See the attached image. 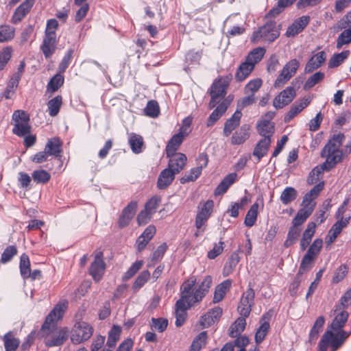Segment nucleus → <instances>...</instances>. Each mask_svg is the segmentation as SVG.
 Segmentation results:
<instances>
[{"label": "nucleus", "mask_w": 351, "mask_h": 351, "mask_svg": "<svg viewBox=\"0 0 351 351\" xmlns=\"http://www.w3.org/2000/svg\"><path fill=\"white\" fill-rule=\"evenodd\" d=\"M271 143V139L269 138H262L256 145L253 155L260 160L267 152Z\"/></svg>", "instance_id": "nucleus-35"}, {"label": "nucleus", "mask_w": 351, "mask_h": 351, "mask_svg": "<svg viewBox=\"0 0 351 351\" xmlns=\"http://www.w3.org/2000/svg\"><path fill=\"white\" fill-rule=\"evenodd\" d=\"M202 167H197L191 169L189 172L185 173V175L181 178L180 182L184 184L188 182L195 181L202 173Z\"/></svg>", "instance_id": "nucleus-55"}, {"label": "nucleus", "mask_w": 351, "mask_h": 351, "mask_svg": "<svg viewBox=\"0 0 351 351\" xmlns=\"http://www.w3.org/2000/svg\"><path fill=\"white\" fill-rule=\"evenodd\" d=\"M12 121L14 122L12 129L14 134L24 136L30 133L29 117L27 112L19 110L14 111L12 114Z\"/></svg>", "instance_id": "nucleus-6"}, {"label": "nucleus", "mask_w": 351, "mask_h": 351, "mask_svg": "<svg viewBox=\"0 0 351 351\" xmlns=\"http://www.w3.org/2000/svg\"><path fill=\"white\" fill-rule=\"evenodd\" d=\"M242 116L241 110H237L232 116L228 119L224 125L223 134L225 136H228L232 132L239 126Z\"/></svg>", "instance_id": "nucleus-26"}, {"label": "nucleus", "mask_w": 351, "mask_h": 351, "mask_svg": "<svg viewBox=\"0 0 351 351\" xmlns=\"http://www.w3.org/2000/svg\"><path fill=\"white\" fill-rule=\"evenodd\" d=\"M184 136L179 133L174 134L171 138L169 141L167 147H166V154L167 155H170L172 154L177 153L176 151L180 147L182 141L184 139Z\"/></svg>", "instance_id": "nucleus-36"}, {"label": "nucleus", "mask_w": 351, "mask_h": 351, "mask_svg": "<svg viewBox=\"0 0 351 351\" xmlns=\"http://www.w3.org/2000/svg\"><path fill=\"white\" fill-rule=\"evenodd\" d=\"M268 318V315H264L262 318L260 320L261 326L259 328L256 330V334H255V341L257 344L261 343L263 339H265V337L267 334L269 329V323L266 321V319Z\"/></svg>", "instance_id": "nucleus-30"}, {"label": "nucleus", "mask_w": 351, "mask_h": 351, "mask_svg": "<svg viewBox=\"0 0 351 351\" xmlns=\"http://www.w3.org/2000/svg\"><path fill=\"white\" fill-rule=\"evenodd\" d=\"M56 34H45L41 49L45 58H49L54 53L56 49Z\"/></svg>", "instance_id": "nucleus-23"}, {"label": "nucleus", "mask_w": 351, "mask_h": 351, "mask_svg": "<svg viewBox=\"0 0 351 351\" xmlns=\"http://www.w3.org/2000/svg\"><path fill=\"white\" fill-rule=\"evenodd\" d=\"M45 149L49 156L58 157L62 152V143L58 138H52L47 141Z\"/></svg>", "instance_id": "nucleus-31"}, {"label": "nucleus", "mask_w": 351, "mask_h": 351, "mask_svg": "<svg viewBox=\"0 0 351 351\" xmlns=\"http://www.w3.org/2000/svg\"><path fill=\"white\" fill-rule=\"evenodd\" d=\"M310 21V16H302L300 17L298 19L294 21V23L288 27L286 36L287 37H292L300 32H301L308 24Z\"/></svg>", "instance_id": "nucleus-18"}, {"label": "nucleus", "mask_w": 351, "mask_h": 351, "mask_svg": "<svg viewBox=\"0 0 351 351\" xmlns=\"http://www.w3.org/2000/svg\"><path fill=\"white\" fill-rule=\"evenodd\" d=\"M240 261V257L237 252H233L230 258H228V262L226 263L223 269V274L224 276H228L231 274L234 270L235 269L237 265Z\"/></svg>", "instance_id": "nucleus-39"}, {"label": "nucleus", "mask_w": 351, "mask_h": 351, "mask_svg": "<svg viewBox=\"0 0 351 351\" xmlns=\"http://www.w3.org/2000/svg\"><path fill=\"white\" fill-rule=\"evenodd\" d=\"M324 78V73L322 72H317L311 75L305 82L304 88L305 90H309L313 88L315 84L322 81Z\"/></svg>", "instance_id": "nucleus-57"}, {"label": "nucleus", "mask_w": 351, "mask_h": 351, "mask_svg": "<svg viewBox=\"0 0 351 351\" xmlns=\"http://www.w3.org/2000/svg\"><path fill=\"white\" fill-rule=\"evenodd\" d=\"M196 283L195 276L190 277L184 281L180 287L181 295L179 300L186 302L193 300V287Z\"/></svg>", "instance_id": "nucleus-16"}, {"label": "nucleus", "mask_w": 351, "mask_h": 351, "mask_svg": "<svg viewBox=\"0 0 351 351\" xmlns=\"http://www.w3.org/2000/svg\"><path fill=\"white\" fill-rule=\"evenodd\" d=\"M143 265V261H136L132 265V266L128 269V270L125 273L123 276V280L127 281L133 277L137 271L141 268Z\"/></svg>", "instance_id": "nucleus-62"}, {"label": "nucleus", "mask_w": 351, "mask_h": 351, "mask_svg": "<svg viewBox=\"0 0 351 351\" xmlns=\"http://www.w3.org/2000/svg\"><path fill=\"white\" fill-rule=\"evenodd\" d=\"M309 98H303L302 99L295 101L290 108V110L287 113L284 118L285 123L289 122L293 119L298 113L304 109L310 104Z\"/></svg>", "instance_id": "nucleus-21"}, {"label": "nucleus", "mask_w": 351, "mask_h": 351, "mask_svg": "<svg viewBox=\"0 0 351 351\" xmlns=\"http://www.w3.org/2000/svg\"><path fill=\"white\" fill-rule=\"evenodd\" d=\"M64 83V77L60 73L54 75L49 81L47 88L52 92L56 91Z\"/></svg>", "instance_id": "nucleus-63"}, {"label": "nucleus", "mask_w": 351, "mask_h": 351, "mask_svg": "<svg viewBox=\"0 0 351 351\" xmlns=\"http://www.w3.org/2000/svg\"><path fill=\"white\" fill-rule=\"evenodd\" d=\"M246 317H241L236 319V321L230 326L229 328V335L234 338L239 336L244 330L246 326Z\"/></svg>", "instance_id": "nucleus-37"}, {"label": "nucleus", "mask_w": 351, "mask_h": 351, "mask_svg": "<svg viewBox=\"0 0 351 351\" xmlns=\"http://www.w3.org/2000/svg\"><path fill=\"white\" fill-rule=\"evenodd\" d=\"M167 156L169 158L167 168L176 174L179 173L186 165L187 158L182 153L172 154Z\"/></svg>", "instance_id": "nucleus-15"}, {"label": "nucleus", "mask_w": 351, "mask_h": 351, "mask_svg": "<svg viewBox=\"0 0 351 351\" xmlns=\"http://www.w3.org/2000/svg\"><path fill=\"white\" fill-rule=\"evenodd\" d=\"M175 173L169 168L163 169L158 176L157 180V186L159 189H165L175 179Z\"/></svg>", "instance_id": "nucleus-24"}, {"label": "nucleus", "mask_w": 351, "mask_h": 351, "mask_svg": "<svg viewBox=\"0 0 351 351\" xmlns=\"http://www.w3.org/2000/svg\"><path fill=\"white\" fill-rule=\"evenodd\" d=\"M334 311L335 318L330 326V330L325 332L319 343V351H327L328 348L330 351L338 350L351 335V330L348 332L343 330L349 316L348 313L337 306Z\"/></svg>", "instance_id": "nucleus-1"}, {"label": "nucleus", "mask_w": 351, "mask_h": 351, "mask_svg": "<svg viewBox=\"0 0 351 351\" xmlns=\"http://www.w3.org/2000/svg\"><path fill=\"white\" fill-rule=\"evenodd\" d=\"M325 322L324 316H319L315 322L313 328L309 334V341H315L318 337L319 333L322 331V327Z\"/></svg>", "instance_id": "nucleus-44"}, {"label": "nucleus", "mask_w": 351, "mask_h": 351, "mask_svg": "<svg viewBox=\"0 0 351 351\" xmlns=\"http://www.w3.org/2000/svg\"><path fill=\"white\" fill-rule=\"evenodd\" d=\"M299 66L300 62L296 59L289 61L276 78L274 83L275 87H280L289 80L295 74Z\"/></svg>", "instance_id": "nucleus-9"}, {"label": "nucleus", "mask_w": 351, "mask_h": 351, "mask_svg": "<svg viewBox=\"0 0 351 351\" xmlns=\"http://www.w3.org/2000/svg\"><path fill=\"white\" fill-rule=\"evenodd\" d=\"M315 259L306 254L302 258V262L300 263L298 275H302L305 272L309 271L312 267L313 263Z\"/></svg>", "instance_id": "nucleus-60"}, {"label": "nucleus", "mask_w": 351, "mask_h": 351, "mask_svg": "<svg viewBox=\"0 0 351 351\" xmlns=\"http://www.w3.org/2000/svg\"><path fill=\"white\" fill-rule=\"evenodd\" d=\"M32 176L34 182L42 184L47 183L51 178L50 174L43 169L34 171Z\"/></svg>", "instance_id": "nucleus-58"}, {"label": "nucleus", "mask_w": 351, "mask_h": 351, "mask_svg": "<svg viewBox=\"0 0 351 351\" xmlns=\"http://www.w3.org/2000/svg\"><path fill=\"white\" fill-rule=\"evenodd\" d=\"M137 209V202H131L122 211L119 219V226L121 228L127 226L134 217Z\"/></svg>", "instance_id": "nucleus-17"}, {"label": "nucleus", "mask_w": 351, "mask_h": 351, "mask_svg": "<svg viewBox=\"0 0 351 351\" xmlns=\"http://www.w3.org/2000/svg\"><path fill=\"white\" fill-rule=\"evenodd\" d=\"M257 130L261 136L269 138L274 133V123L268 120H261L257 124Z\"/></svg>", "instance_id": "nucleus-29"}, {"label": "nucleus", "mask_w": 351, "mask_h": 351, "mask_svg": "<svg viewBox=\"0 0 351 351\" xmlns=\"http://www.w3.org/2000/svg\"><path fill=\"white\" fill-rule=\"evenodd\" d=\"M67 308V302H59L47 316L42 326L40 333L45 337V343L48 347L59 346L68 337V330L56 328V322L60 319Z\"/></svg>", "instance_id": "nucleus-2"}, {"label": "nucleus", "mask_w": 351, "mask_h": 351, "mask_svg": "<svg viewBox=\"0 0 351 351\" xmlns=\"http://www.w3.org/2000/svg\"><path fill=\"white\" fill-rule=\"evenodd\" d=\"M258 203H254L252 205L245 217L244 223L246 226L252 227L254 225L258 215Z\"/></svg>", "instance_id": "nucleus-43"}, {"label": "nucleus", "mask_w": 351, "mask_h": 351, "mask_svg": "<svg viewBox=\"0 0 351 351\" xmlns=\"http://www.w3.org/2000/svg\"><path fill=\"white\" fill-rule=\"evenodd\" d=\"M20 271L23 278H27L30 276V262L25 254H23L20 258Z\"/></svg>", "instance_id": "nucleus-50"}, {"label": "nucleus", "mask_w": 351, "mask_h": 351, "mask_svg": "<svg viewBox=\"0 0 351 351\" xmlns=\"http://www.w3.org/2000/svg\"><path fill=\"white\" fill-rule=\"evenodd\" d=\"M323 245V241L321 239H315L310 245L306 254L316 259Z\"/></svg>", "instance_id": "nucleus-61"}, {"label": "nucleus", "mask_w": 351, "mask_h": 351, "mask_svg": "<svg viewBox=\"0 0 351 351\" xmlns=\"http://www.w3.org/2000/svg\"><path fill=\"white\" fill-rule=\"evenodd\" d=\"M207 339V332L203 331L197 335L193 339L189 351H199L205 346Z\"/></svg>", "instance_id": "nucleus-41"}, {"label": "nucleus", "mask_w": 351, "mask_h": 351, "mask_svg": "<svg viewBox=\"0 0 351 351\" xmlns=\"http://www.w3.org/2000/svg\"><path fill=\"white\" fill-rule=\"evenodd\" d=\"M231 79V76H226L214 81L210 88V95L211 97L209 102L210 109L215 108L219 99H224Z\"/></svg>", "instance_id": "nucleus-4"}, {"label": "nucleus", "mask_w": 351, "mask_h": 351, "mask_svg": "<svg viewBox=\"0 0 351 351\" xmlns=\"http://www.w3.org/2000/svg\"><path fill=\"white\" fill-rule=\"evenodd\" d=\"M144 111L145 114L149 117H157L160 113V108L158 104L157 101L154 100L148 101Z\"/></svg>", "instance_id": "nucleus-54"}, {"label": "nucleus", "mask_w": 351, "mask_h": 351, "mask_svg": "<svg viewBox=\"0 0 351 351\" xmlns=\"http://www.w3.org/2000/svg\"><path fill=\"white\" fill-rule=\"evenodd\" d=\"M348 268L346 265H340L335 271L332 282L337 284L341 282L347 275Z\"/></svg>", "instance_id": "nucleus-64"}, {"label": "nucleus", "mask_w": 351, "mask_h": 351, "mask_svg": "<svg viewBox=\"0 0 351 351\" xmlns=\"http://www.w3.org/2000/svg\"><path fill=\"white\" fill-rule=\"evenodd\" d=\"M295 1V0H278L277 5L268 12L267 16L276 17L280 14L285 8L292 5Z\"/></svg>", "instance_id": "nucleus-47"}, {"label": "nucleus", "mask_w": 351, "mask_h": 351, "mask_svg": "<svg viewBox=\"0 0 351 351\" xmlns=\"http://www.w3.org/2000/svg\"><path fill=\"white\" fill-rule=\"evenodd\" d=\"M14 27L8 25H0V43L7 42L14 37Z\"/></svg>", "instance_id": "nucleus-48"}, {"label": "nucleus", "mask_w": 351, "mask_h": 351, "mask_svg": "<svg viewBox=\"0 0 351 351\" xmlns=\"http://www.w3.org/2000/svg\"><path fill=\"white\" fill-rule=\"evenodd\" d=\"M298 196L297 191L291 186L286 187L280 195V200L285 205H287L296 199Z\"/></svg>", "instance_id": "nucleus-42"}, {"label": "nucleus", "mask_w": 351, "mask_h": 351, "mask_svg": "<svg viewBox=\"0 0 351 351\" xmlns=\"http://www.w3.org/2000/svg\"><path fill=\"white\" fill-rule=\"evenodd\" d=\"M300 232L301 228L300 226L293 223L292 226L289 230L287 239L285 242V247H289L295 243L297 238L299 237Z\"/></svg>", "instance_id": "nucleus-51"}, {"label": "nucleus", "mask_w": 351, "mask_h": 351, "mask_svg": "<svg viewBox=\"0 0 351 351\" xmlns=\"http://www.w3.org/2000/svg\"><path fill=\"white\" fill-rule=\"evenodd\" d=\"M34 3V0H25L14 11L11 19V22L16 24L22 21L26 14L30 11Z\"/></svg>", "instance_id": "nucleus-19"}, {"label": "nucleus", "mask_w": 351, "mask_h": 351, "mask_svg": "<svg viewBox=\"0 0 351 351\" xmlns=\"http://www.w3.org/2000/svg\"><path fill=\"white\" fill-rule=\"evenodd\" d=\"M231 285L232 280L230 279L226 280L217 285L214 293L213 302L217 303L222 300Z\"/></svg>", "instance_id": "nucleus-32"}, {"label": "nucleus", "mask_w": 351, "mask_h": 351, "mask_svg": "<svg viewBox=\"0 0 351 351\" xmlns=\"http://www.w3.org/2000/svg\"><path fill=\"white\" fill-rule=\"evenodd\" d=\"M324 188V182H319L316 184L313 188L308 192L304 197L303 204L311 205L313 208L315 206V202H313V199L317 197L319 193L322 191Z\"/></svg>", "instance_id": "nucleus-34"}, {"label": "nucleus", "mask_w": 351, "mask_h": 351, "mask_svg": "<svg viewBox=\"0 0 351 351\" xmlns=\"http://www.w3.org/2000/svg\"><path fill=\"white\" fill-rule=\"evenodd\" d=\"M250 136V126L242 125L240 129L236 131L231 138V143L233 145H241Z\"/></svg>", "instance_id": "nucleus-28"}, {"label": "nucleus", "mask_w": 351, "mask_h": 351, "mask_svg": "<svg viewBox=\"0 0 351 351\" xmlns=\"http://www.w3.org/2000/svg\"><path fill=\"white\" fill-rule=\"evenodd\" d=\"M5 351H16L19 345V340L14 337L11 332L6 333L3 337Z\"/></svg>", "instance_id": "nucleus-46"}, {"label": "nucleus", "mask_w": 351, "mask_h": 351, "mask_svg": "<svg viewBox=\"0 0 351 351\" xmlns=\"http://www.w3.org/2000/svg\"><path fill=\"white\" fill-rule=\"evenodd\" d=\"M344 140L343 134H334L322 149L321 157L326 158L324 166H328V169H333L341 161L343 153L340 147Z\"/></svg>", "instance_id": "nucleus-3"}, {"label": "nucleus", "mask_w": 351, "mask_h": 351, "mask_svg": "<svg viewBox=\"0 0 351 351\" xmlns=\"http://www.w3.org/2000/svg\"><path fill=\"white\" fill-rule=\"evenodd\" d=\"M296 94L294 88L289 86L282 90L273 101V106L276 109L282 108L284 106L290 104L295 98Z\"/></svg>", "instance_id": "nucleus-14"}, {"label": "nucleus", "mask_w": 351, "mask_h": 351, "mask_svg": "<svg viewBox=\"0 0 351 351\" xmlns=\"http://www.w3.org/2000/svg\"><path fill=\"white\" fill-rule=\"evenodd\" d=\"M280 35L279 29L275 21H270L260 27L253 34L252 41L255 43L259 40L271 43Z\"/></svg>", "instance_id": "nucleus-5"}, {"label": "nucleus", "mask_w": 351, "mask_h": 351, "mask_svg": "<svg viewBox=\"0 0 351 351\" xmlns=\"http://www.w3.org/2000/svg\"><path fill=\"white\" fill-rule=\"evenodd\" d=\"M266 50L263 47H256L252 50L246 56L245 61L250 62L253 64V66L255 67V65L258 64L263 58Z\"/></svg>", "instance_id": "nucleus-38"}, {"label": "nucleus", "mask_w": 351, "mask_h": 351, "mask_svg": "<svg viewBox=\"0 0 351 351\" xmlns=\"http://www.w3.org/2000/svg\"><path fill=\"white\" fill-rule=\"evenodd\" d=\"M254 69L252 64L247 61L242 62L237 70L235 78L239 82L245 80Z\"/></svg>", "instance_id": "nucleus-33"}, {"label": "nucleus", "mask_w": 351, "mask_h": 351, "mask_svg": "<svg viewBox=\"0 0 351 351\" xmlns=\"http://www.w3.org/2000/svg\"><path fill=\"white\" fill-rule=\"evenodd\" d=\"M326 55L324 51H319L314 55L307 62L304 71L306 73H311L319 68L326 61Z\"/></svg>", "instance_id": "nucleus-22"}, {"label": "nucleus", "mask_w": 351, "mask_h": 351, "mask_svg": "<svg viewBox=\"0 0 351 351\" xmlns=\"http://www.w3.org/2000/svg\"><path fill=\"white\" fill-rule=\"evenodd\" d=\"M214 202L213 200H207L204 203H200L199 206V212L197 214L195 219V226L197 229H200L210 217Z\"/></svg>", "instance_id": "nucleus-13"}, {"label": "nucleus", "mask_w": 351, "mask_h": 351, "mask_svg": "<svg viewBox=\"0 0 351 351\" xmlns=\"http://www.w3.org/2000/svg\"><path fill=\"white\" fill-rule=\"evenodd\" d=\"M195 304L193 301L186 302L178 300L175 305L176 326L180 327L184 323L187 313L186 311Z\"/></svg>", "instance_id": "nucleus-11"}, {"label": "nucleus", "mask_w": 351, "mask_h": 351, "mask_svg": "<svg viewBox=\"0 0 351 351\" xmlns=\"http://www.w3.org/2000/svg\"><path fill=\"white\" fill-rule=\"evenodd\" d=\"M231 103V100L229 99H223L222 101L217 106V108L213 110V112L209 116L207 121V126L210 127L213 125L217 121H218L220 117L226 112L228 109V107Z\"/></svg>", "instance_id": "nucleus-20"}, {"label": "nucleus", "mask_w": 351, "mask_h": 351, "mask_svg": "<svg viewBox=\"0 0 351 351\" xmlns=\"http://www.w3.org/2000/svg\"><path fill=\"white\" fill-rule=\"evenodd\" d=\"M348 201L345 200L342 205L338 208L335 217L337 221L332 226L330 230L339 235L343 228L346 227L350 219V217H344V213L346 211V206Z\"/></svg>", "instance_id": "nucleus-12"}, {"label": "nucleus", "mask_w": 351, "mask_h": 351, "mask_svg": "<svg viewBox=\"0 0 351 351\" xmlns=\"http://www.w3.org/2000/svg\"><path fill=\"white\" fill-rule=\"evenodd\" d=\"M303 208H300L293 219V223L300 226L312 214L314 208L311 205L302 204Z\"/></svg>", "instance_id": "nucleus-27"}, {"label": "nucleus", "mask_w": 351, "mask_h": 351, "mask_svg": "<svg viewBox=\"0 0 351 351\" xmlns=\"http://www.w3.org/2000/svg\"><path fill=\"white\" fill-rule=\"evenodd\" d=\"M106 270V263L104 261V253L101 250L94 252V261L89 267V274L94 280L99 282L103 277Z\"/></svg>", "instance_id": "nucleus-8"}, {"label": "nucleus", "mask_w": 351, "mask_h": 351, "mask_svg": "<svg viewBox=\"0 0 351 351\" xmlns=\"http://www.w3.org/2000/svg\"><path fill=\"white\" fill-rule=\"evenodd\" d=\"M150 273L148 270H145L140 273V274L136 278L132 288L134 291L138 290L141 287H142L149 279Z\"/></svg>", "instance_id": "nucleus-56"}, {"label": "nucleus", "mask_w": 351, "mask_h": 351, "mask_svg": "<svg viewBox=\"0 0 351 351\" xmlns=\"http://www.w3.org/2000/svg\"><path fill=\"white\" fill-rule=\"evenodd\" d=\"M121 328L119 326L114 325L108 333L106 345L109 349L112 350L116 346L117 342L120 338Z\"/></svg>", "instance_id": "nucleus-40"}, {"label": "nucleus", "mask_w": 351, "mask_h": 351, "mask_svg": "<svg viewBox=\"0 0 351 351\" xmlns=\"http://www.w3.org/2000/svg\"><path fill=\"white\" fill-rule=\"evenodd\" d=\"M350 51L346 50L333 55L328 62V67L335 68L339 66L348 57Z\"/></svg>", "instance_id": "nucleus-49"}, {"label": "nucleus", "mask_w": 351, "mask_h": 351, "mask_svg": "<svg viewBox=\"0 0 351 351\" xmlns=\"http://www.w3.org/2000/svg\"><path fill=\"white\" fill-rule=\"evenodd\" d=\"M254 291L252 288L247 289L243 293L238 306V311L241 316L246 317L249 316L254 304Z\"/></svg>", "instance_id": "nucleus-10"}, {"label": "nucleus", "mask_w": 351, "mask_h": 351, "mask_svg": "<svg viewBox=\"0 0 351 351\" xmlns=\"http://www.w3.org/2000/svg\"><path fill=\"white\" fill-rule=\"evenodd\" d=\"M62 103V98L60 95H58L48 101L47 107L50 116L55 117L58 114Z\"/></svg>", "instance_id": "nucleus-45"}, {"label": "nucleus", "mask_w": 351, "mask_h": 351, "mask_svg": "<svg viewBox=\"0 0 351 351\" xmlns=\"http://www.w3.org/2000/svg\"><path fill=\"white\" fill-rule=\"evenodd\" d=\"M211 284L212 278L210 276H206L199 285L198 289H197L194 292L193 301L195 303L200 302L208 292Z\"/></svg>", "instance_id": "nucleus-25"}, {"label": "nucleus", "mask_w": 351, "mask_h": 351, "mask_svg": "<svg viewBox=\"0 0 351 351\" xmlns=\"http://www.w3.org/2000/svg\"><path fill=\"white\" fill-rule=\"evenodd\" d=\"M129 143L130 145L132 150L138 154L142 151V146L143 145V139L142 136L138 134H131L129 138Z\"/></svg>", "instance_id": "nucleus-52"}, {"label": "nucleus", "mask_w": 351, "mask_h": 351, "mask_svg": "<svg viewBox=\"0 0 351 351\" xmlns=\"http://www.w3.org/2000/svg\"><path fill=\"white\" fill-rule=\"evenodd\" d=\"M351 42V26L350 28L343 31L337 40V48L341 49L343 45H348Z\"/></svg>", "instance_id": "nucleus-59"}, {"label": "nucleus", "mask_w": 351, "mask_h": 351, "mask_svg": "<svg viewBox=\"0 0 351 351\" xmlns=\"http://www.w3.org/2000/svg\"><path fill=\"white\" fill-rule=\"evenodd\" d=\"M93 333V327L85 322H77L72 330L71 340L75 344L81 343L90 338Z\"/></svg>", "instance_id": "nucleus-7"}, {"label": "nucleus", "mask_w": 351, "mask_h": 351, "mask_svg": "<svg viewBox=\"0 0 351 351\" xmlns=\"http://www.w3.org/2000/svg\"><path fill=\"white\" fill-rule=\"evenodd\" d=\"M263 84L261 78H256L250 80L245 86L244 92L245 94H251L254 96V93L257 92Z\"/></svg>", "instance_id": "nucleus-53"}]
</instances>
